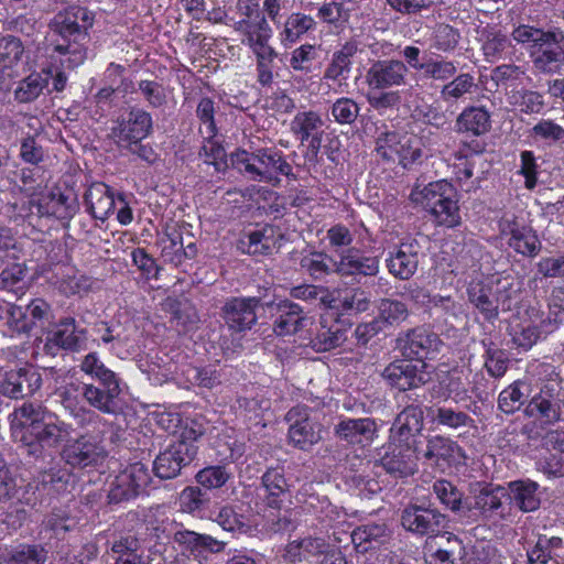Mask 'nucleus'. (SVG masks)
<instances>
[{
    "mask_svg": "<svg viewBox=\"0 0 564 564\" xmlns=\"http://www.w3.org/2000/svg\"><path fill=\"white\" fill-rule=\"evenodd\" d=\"M422 257L416 240L401 242L386 259L388 271L395 279L408 281L416 273Z\"/></svg>",
    "mask_w": 564,
    "mask_h": 564,
    "instance_id": "nucleus-20",
    "label": "nucleus"
},
{
    "mask_svg": "<svg viewBox=\"0 0 564 564\" xmlns=\"http://www.w3.org/2000/svg\"><path fill=\"white\" fill-rule=\"evenodd\" d=\"M47 550L42 544L23 543L12 549L7 557L8 564H44Z\"/></svg>",
    "mask_w": 564,
    "mask_h": 564,
    "instance_id": "nucleus-44",
    "label": "nucleus"
},
{
    "mask_svg": "<svg viewBox=\"0 0 564 564\" xmlns=\"http://www.w3.org/2000/svg\"><path fill=\"white\" fill-rule=\"evenodd\" d=\"M468 299L488 322L498 318L500 305L506 310V300H501L498 292L488 284H471L468 289Z\"/></svg>",
    "mask_w": 564,
    "mask_h": 564,
    "instance_id": "nucleus-31",
    "label": "nucleus"
},
{
    "mask_svg": "<svg viewBox=\"0 0 564 564\" xmlns=\"http://www.w3.org/2000/svg\"><path fill=\"white\" fill-rule=\"evenodd\" d=\"M121 393L120 383H83L80 394L94 409L104 414L116 415L120 408L118 398Z\"/></svg>",
    "mask_w": 564,
    "mask_h": 564,
    "instance_id": "nucleus-26",
    "label": "nucleus"
},
{
    "mask_svg": "<svg viewBox=\"0 0 564 564\" xmlns=\"http://www.w3.org/2000/svg\"><path fill=\"white\" fill-rule=\"evenodd\" d=\"M293 550H299L300 561L310 560L311 557H318L322 555H327L330 545L323 538H305L299 542H293L289 545V553H292Z\"/></svg>",
    "mask_w": 564,
    "mask_h": 564,
    "instance_id": "nucleus-55",
    "label": "nucleus"
},
{
    "mask_svg": "<svg viewBox=\"0 0 564 564\" xmlns=\"http://www.w3.org/2000/svg\"><path fill=\"white\" fill-rule=\"evenodd\" d=\"M42 386V376L32 365L4 371L0 378V394L20 400L33 395Z\"/></svg>",
    "mask_w": 564,
    "mask_h": 564,
    "instance_id": "nucleus-14",
    "label": "nucleus"
},
{
    "mask_svg": "<svg viewBox=\"0 0 564 564\" xmlns=\"http://www.w3.org/2000/svg\"><path fill=\"white\" fill-rule=\"evenodd\" d=\"M405 133L395 130L380 132L376 138L375 151L384 161L394 162L398 154L402 151V141Z\"/></svg>",
    "mask_w": 564,
    "mask_h": 564,
    "instance_id": "nucleus-46",
    "label": "nucleus"
},
{
    "mask_svg": "<svg viewBox=\"0 0 564 564\" xmlns=\"http://www.w3.org/2000/svg\"><path fill=\"white\" fill-rule=\"evenodd\" d=\"M511 39L529 50L533 68L544 75L561 73L564 67V31L547 30L529 24L512 29Z\"/></svg>",
    "mask_w": 564,
    "mask_h": 564,
    "instance_id": "nucleus-2",
    "label": "nucleus"
},
{
    "mask_svg": "<svg viewBox=\"0 0 564 564\" xmlns=\"http://www.w3.org/2000/svg\"><path fill=\"white\" fill-rule=\"evenodd\" d=\"M538 484L531 480H516L508 485V496L521 511L531 512L539 508Z\"/></svg>",
    "mask_w": 564,
    "mask_h": 564,
    "instance_id": "nucleus-38",
    "label": "nucleus"
},
{
    "mask_svg": "<svg viewBox=\"0 0 564 564\" xmlns=\"http://www.w3.org/2000/svg\"><path fill=\"white\" fill-rule=\"evenodd\" d=\"M70 426L62 421L51 422L43 419L34 425L25 435H20V442L29 455L39 456L42 449L54 447L69 435Z\"/></svg>",
    "mask_w": 564,
    "mask_h": 564,
    "instance_id": "nucleus-16",
    "label": "nucleus"
},
{
    "mask_svg": "<svg viewBox=\"0 0 564 564\" xmlns=\"http://www.w3.org/2000/svg\"><path fill=\"white\" fill-rule=\"evenodd\" d=\"M45 419L44 411L40 405L33 403H23L12 413L11 430L15 441L20 440V435H25L31 427Z\"/></svg>",
    "mask_w": 564,
    "mask_h": 564,
    "instance_id": "nucleus-40",
    "label": "nucleus"
},
{
    "mask_svg": "<svg viewBox=\"0 0 564 564\" xmlns=\"http://www.w3.org/2000/svg\"><path fill=\"white\" fill-rule=\"evenodd\" d=\"M198 446L174 442L162 451L153 462V471L161 479H173L197 457Z\"/></svg>",
    "mask_w": 564,
    "mask_h": 564,
    "instance_id": "nucleus-12",
    "label": "nucleus"
},
{
    "mask_svg": "<svg viewBox=\"0 0 564 564\" xmlns=\"http://www.w3.org/2000/svg\"><path fill=\"white\" fill-rule=\"evenodd\" d=\"M323 126V120L315 111L299 112L292 121V131L300 135L302 142L308 140Z\"/></svg>",
    "mask_w": 564,
    "mask_h": 564,
    "instance_id": "nucleus-61",
    "label": "nucleus"
},
{
    "mask_svg": "<svg viewBox=\"0 0 564 564\" xmlns=\"http://www.w3.org/2000/svg\"><path fill=\"white\" fill-rule=\"evenodd\" d=\"M290 295L293 299L302 300L310 304H330L333 299L328 289L323 286H317L313 284H302L297 286H293L290 290Z\"/></svg>",
    "mask_w": 564,
    "mask_h": 564,
    "instance_id": "nucleus-57",
    "label": "nucleus"
},
{
    "mask_svg": "<svg viewBox=\"0 0 564 564\" xmlns=\"http://www.w3.org/2000/svg\"><path fill=\"white\" fill-rule=\"evenodd\" d=\"M411 198L427 210L437 226L454 228L460 225L457 191L446 180L431 182L422 189L411 193Z\"/></svg>",
    "mask_w": 564,
    "mask_h": 564,
    "instance_id": "nucleus-3",
    "label": "nucleus"
},
{
    "mask_svg": "<svg viewBox=\"0 0 564 564\" xmlns=\"http://www.w3.org/2000/svg\"><path fill=\"white\" fill-rule=\"evenodd\" d=\"M93 24V12L79 6L68 7L57 12L51 20L54 51L67 55L63 63L68 67H76L86 59L85 44L89 37L88 30Z\"/></svg>",
    "mask_w": 564,
    "mask_h": 564,
    "instance_id": "nucleus-1",
    "label": "nucleus"
},
{
    "mask_svg": "<svg viewBox=\"0 0 564 564\" xmlns=\"http://www.w3.org/2000/svg\"><path fill=\"white\" fill-rule=\"evenodd\" d=\"M105 456V448L93 437L88 436H80L67 443L62 452L63 459L74 468L96 466Z\"/></svg>",
    "mask_w": 564,
    "mask_h": 564,
    "instance_id": "nucleus-21",
    "label": "nucleus"
},
{
    "mask_svg": "<svg viewBox=\"0 0 564 564\" xmlns=\"http://www.w3.org/2000/svg\"><path fill=\"white\" fill-rule=\"evenodd\" d=\"M289 422V440L295 447L307 451L322 438V426L306 405L292 408L285 416Z\"/></svg>",
    "mask_w": 564,
    "mask_h": 564,
    "instance_id": "nucleus-8",
    "label": "nucleus"
},
{
    "mask_svg": "<svg viewBox=\"0 0 564 564\" xmlns=\"http://www.w3.org/2000/svg\"><path fill=\"white\" fill-rule=\"evenodd\" d=\"M48 73H32L24 79L20 80L14 90V98L19 102L34 101L48 86Z\"/></svg>",
    "mask_w": 564,
    "mask_h": 564,
    "instance_id": "nucleus-43",
    "label": "nucleus"
},
{
    "mask_svg": "<svg viewBox=\"0 0 564 564\" xmlns=\"http://www.w3.org/2000/svg\"><path fill=\"white\" fill-rule=\"evenodd\" d=\"M259 306L272 307L273 301L264 302L258 296L229 297L220 307L219 315L230 330L242 333L256 325L258 321L256 310Z\"/></svg>",
    "mask_w": 564,
    "mask_h": 564,
    "instance_id": "nucleus-5",
    "label": "nucleus"
},
{
    "mask_svg": "<svg viewBox=\"0 0 564 564\" xmlns=\"http://www.w3.org/2000/svg\"><path fill=\"white\" fill-rule=\"evenodd\" d=\"M336 265L337 260H334L324 252H314L301 260V267L315 280H319L330 273L337 274Z\"/></svg>",
    "mask_w": 564,
    "mask_h": 564,
    "instance_id": "nucleus-48",
    "label": "nucleus"
},
{
    "mask_svg": "<svg viewBox=\"0 0 564 564\" xmlns=\"http://www.w3.org/2000/svg\"><path fill=\"white\" fill-rule=\"evenodd\" d=\"M379 318L390 326H399L404 323L409 315L408 305L395 299H382L378 306Z\"/></svg>",
    "mask_w": 564,
    "mask_h": 564,
    "instance_id": "nucleus-49",
    "label": "nucleus"
},
{
    "mask_svg": "<svg viewBox=\"0 0 564 564\" xmlns=\"http://www.w3.org/2000/svg\"><path fill=\"white\" fill-rule=\"evenodd\" d=\"M377 424L370 417L345 419L335 425V435L352 445H367L373 441Z\"/></svg>",
    "mask_w": 564,
    "mask_h": 564,
    "instance_id": "nucleus-28",
    "label": "nucleus"
},
{
    "mask_svg": "<svg viewBox=\"0 0 564 564\" xmlns=\"http://www.w3.org/2000/svg\"><path fill=\"white\" fill-rule=\"evenodd\" d=\"M511 99V104L527 115L540 113L545 106L542 94L530 89L512 91Z\"/></svg>",
    "mask_w": 564,
    "mask_h": 564,
    "instance_id": "nucleus-56",
    "label": "nucleus"
},
{
    "mask_svg": "<svg viewBox=\"0 0 564 564\" xmlns=\"http://www.w3.org/2000/svg\"><path fill=\"white\" fill-rule=\"evenodd\" d=\"M562 388L556 380H547L534 395L525 412L533 415L534 412L544 421V423L553 424L558 422L562 416L563 400Z\"/></svg>",
    "mask_w": 564,
    "mask_h": 564,
    "instance_id": "nucleus-18",
    "label": "nucleus"
},
{
    "mask_svg": "<svg viewBox=\"0 0 564 564\" xmlns=\"http://www.w3.org/2000/svg\"><path fill=\"white\" fill-rule=\"evenodd\" d=\"M433 492L441 503L453 512H458L463 508V494L446 479H438L433 484Z\"/></svg>",
    "mask_w": 564,
    "mask_h": 564,
    "instance_id": "nucleus-52",
    "label": "nucleus"
},
{
    "mask_svg": "<svg viewBox=\"0 0 564 564\" xmlns=\"http://www.w3.org/2000/svg\"><path fill=\"white\" fill-rule=\"evenodd\" d=\"M525 383L516 381L502 390L498 398V408L506 414H512L520 409L523 403L524 393L522 387Z\"/></svg>",
    "mask_w": 564,
    "mask_h": 564,
    "instance_id": "nucleus-62",
    "label": "nucleus"
},
{
    "mask_svg": "<svg viewBox=\"0 0 564 564\" xmlns=\"http://www.w3.org/2000/svg\"><path fill=\"white\" fill-rule=\"evenodd\" d=\"M357 53V46L347 42L343 47L333 54L332 61L327 66L324 77L336 80L340 76L350 72L352 57Z\"/></svg>",
    "mask_w": 564,
    "mask_h": 564,
    "instance_id": "nucleus-45",
    "label": "nucleus"
},
{
    "mask_svg": "<svg viewBox=\"0 0 564 564\" xmlns=\"http://www.w3.org/2000/svg\"><path fill=\"white\" fill-rule=\"evenodd\" d=\"M315 21L312 17L302 13H292L284 26V41L294 43L308 30L313 29Z\"/></svg>",
    "mask_w": 564,
    "mask_h": 564,
    "instance_id": "nucleus-63",
    "label": "nucleus"
},
{
    "mask_svg": "<svg viewBox=\"0 0 564 564\" xmlns=\"http://www.w3.org/2000/svg\"><path fill=\"white\" fill-rule=\"evenodd\" d=\"M85 204L95 219L105 221L115 209V194L104 183H93L85 193Z\"/></svg>",
    "mask_w": 564,
    "mask_h": 564,
    "instance_id": "nucleus-32",
    "label": "nucleus"
},
{
    "mask_svg": "<svg viewBox=\"0 0 564 564\" xmlns=\"http://www.w3.org/2000/svg\"><path fill=\"white\" fill-rule=\"evenodd\" d=\"M563 540L558 536L540 535L535 544L527 551L529 564H560Z\"/></svg>",
    "mask_w": 564,
    "mask_h": 564,
    "instance_id": "nucleus-36",
    "label": "nucleus"
},
{
    "mask_svg": "<svg viewBox=\"0 0 564 564\" xmlns=\"http://www.w3.org/2000/svg\"><path fill=\"white\" fill-rule=\"evenodd\" d=\"M431 417L436 426H442L448 431L458 432L459 434L466 433L475 427V420L457 408L436 405L431 409Z\"/></svg>",
    "mask_w": 564,
    "mask_h": 564,
    "instance_id": "nucleus-34",
    "label": "nucleus"
},
{
    "mask_svg": "<svg viewBox=\"0 0 564 564\" xmlns=\"http://www.w3.org/2000/svg\"><path fill=\"white\" fill-rule=\"evenodd\" d=\"M246 37L241 43L247 45L253 54L273 51L269 44L272 36V29L262 12H256L253 22H250Z\"/></svg>",
    "mask_w": 564,
    "mask_h": 564,
    "instance_id": "nucleus-35",
    "label": "nucleus"
},
{
    "mask_svg": "<svg viewBox=\"0 0 564 564\" xmlns=\"http://www.w3.org/2000/svg\"><path fill=\"white\" fill-rule=\"evenodd\" d=\"M457 130L481 135L491 127L490 113L484 107L466 108L457 118Z\"/></svg>",
    "mask_w": 564,
    "mask_h": 564,
    "instance_id": "nucleus-41",
    "label": "nucleus"
},
{
    "mask_svg": "<svg viewBox=\"0 0 564 564\" xmlns=\"http://www.w3.org/2000/svg\"><path fill=\"white\" fill-rule=\"evenodd\" d=\"M460 39L458 29L447 23H438L429 39V48L434 55L449 54L458 47Z\"/></svg>",
    "mask_w": 564,
    "mask_h": 564,
    "instance_id": "nucleus-39",
    "label": "nucleus"
},
{
    "mask_svg": "<svg viewBox=\"0 0 564 564\" xmlns=\"http://www.w3.org/2000/svg\"><path fill=\"white\" fill-rule=\"evenodd\" d=\"M427 549L425 556L429 564H460L466 556L463 541L451 532L434 535Z\"/></svg>",
    "mask_w": 564,
    "mask_h": 564,
    "instance_id": "nucleus-22",
    "label": "nucleus"
},
{
    "mask_svg": "<svg viewBox=\"0 0 564 564\" xmlns=\"http://www.w3.org/2000/svg\"><path fill=\"white\" fill-rule=\"evenodd\" d=\"M150 482L147 467L141 463L130 465L111 484L109 500L119 503L137 497Z\"/></svg>",
    "mask_w": 564,
    "mask_h": 564,
    "instance_id": "nucleus-17",
    "label": "nucleus"
},
{
    "mask_svg": "<svg viewBox=\"0 0 564 564\" xmlns=\"http://www.w3.org/2000/svg\"><path fill=\"white\" fill-rule=\"evenodd\" d=\"M476 88L475 78L469 73L457 75L441 89V98L444 101L457 100Z\"/></svg>",
    "mask_w": 564,
    "mask_h": 564,
    "instance_id": "nucleus-53",
    "label": "nucleus"
},
{
    "mask_svg": "<svg viewBox=\"0 0 564 564\" xmlns=\"http://www.w3.org/2000/svg\"><path fill=\"white\" fill-rule=\"evenodd\" d=\"M338 307L345 312H366L370 307L369 292L361 288L350 289L339 299Z\"/></svg>",
    "mask_w": 564,
    "mask_h": 564,
    "instance_id": "nucleus-64",
    "label": "nucleus"
},
{
    "mask_svg": "<svg viewBox=\"0 0 564 564\" xmlns=\"http://www.w3.org/2000/svg\"><path fill=\"white\" fill-rule=\"evenodd\" d=\"M79 368L99 383H120L117 373L105 366L97 352L87 354L83 358Z\"/></svg>",
    "mask_w": 564,
    "mask_h": 564,
    "instance_id": "nucleus-47",
    "label": "nucleus"
},
{
    "mask_svg": "<svg viewBox=\"0 0 564 564\" xmlns=\"http://www.w3.org/2000/svg\"><path fill=\"white\" fill-rule=\"evenodd\" d=\"M254 159L260 167V182H272L275 174L296 180L291 164L286 162L281 151L268 148L258 149L254 151Z\"/></svg>",
    "mask_w": 564,
    "mask_h": 564,
    "instance_id": "nucleus-30",
    "label": "nucleus"
},
{
    "mask_svg": "<svg viewBox=\"0 0 564 564\" xmlns=\"http://www.w3.org/2000/svg\"><path fill=\"white\" fill-rule=\"evenodd\" d=\"M441 344L437 334L424 326H417L401 332L395 338L394 348L402 357L411 360L417 359L419 362H423L424 358H429L431 354L438 351Z\"/></svg>",
    "mask_w": 564,
    "mask_h": 564,
    "instance_id": "nucleus-9",
    "label": "nucleus"
},
{
    "mask_svg": "<svg viewBox=\"0 0 564 564\" xmlns=\"http://www.w3.org/2000/svg\"><path fill=\"white\" fill-rule=\"evenodd\" d=\"M447 523V517L431 506L410 503L401 512L403 529L420 536L433 538L444 530Z\"/></svg>",
    "mask_w": 564,
    "mask_h": 564,
    "instance_id": "nucleus-7",
    "label": "nucleus"
},
{
    "mask_svg": "<svg viewBox=\"0 0 564 564\" xmlns=\"http://www.w3.org/2000/svg\"><path fill=\"white\" fill-rule=\"evenodd\" d=\"M172 540L182 553H188L199 561L207 558L208 554L224 552L227 545L225 541L186 529L177 522L173 524Z\"/></svg>",
    "mask_w": 564,
    "mask_h": 564,
    "instance_id": "nucleus-13",
    "label": "nucleus"
},
{
    "mask_svg": "<svg viewBox=\"0 0 564 564\" xmlns=\"http://www.w3.org/2000/svg\"><path fill=\"white\" fill-rule=\"evenodd\" d=\"M77 525L74 518L63 510H53L42 521V528L50 531L54 538L64 539L65 534L73 531Z\"/></svg>",
    "mask_w": 564,
    "mask_h": 564,
    "instance_id": "nucleus-51",
    "label": "nucleus"
},
{
    "mask_svg": "<svg viewBox=\"0 0 564 564\" xmlns=\"http://www.w3.org/2000/svg\"><path fill=\"white\" fill-rule=\"evenodd\" d=\"M24 47L19 37L13 35L0 39V66L11 68L22 58Z\"/></svg>",
    "mask_w": 564,
    "mask_h": 564,
    "instance_id": "nucleus-58",
    "label": "nucleus"
},
{
    "mask_svg": "<svg viewBox=\"0 0 564 564\" xmlns=\"http://www.w3.org/2000/svg\"><path fill=\"white\" fill-rule=\"evenodd\" d=\"M209 502L207 492L199 487H186L180 496L182 511L196 514L204 510Z\"/></svg>",
    "mask_w": 564,
    "mask_h": 564,
    "instance_id": "nucleus-59",
    "label": "nucleus"
},
{
    "mask_svg": "<svg viewBox=\"0 0 564 564\" xmlns=\"http://www.w3.org/2000/svg\"><path fill=\"white\" fill-rule=\"evenodd\" d=\"M387 539H389V530L384 523L359 525L351 532V541L361 552L386 542Z\"/></svg>",
    "mask_w": 564,
    "mask_h": 564,
    "instance_id": "nucleus-42",
    "label": "nucleus"
},
{
    "mask_svg": "<svg viewBox=\"0 0 564 564\" xmlns=\"http://www.w3.org/2000/svg\"><path fill=\"white\" fill-rule=\"evenodd\" d=\"M152 128L151 115L141 108L133 107L118 120L117 126L111 129L110 137L118 148H130L132 143L145 139Z\"/></svg>",
    "mask_w": 564,
    "mask_h": 564,
    "instance_id": "nucleus-10",
    "label": "nucleus"
},
{
    "mask_svg": "<svg viewBox=\"0 0 564 564\" xmlns=\"http://www.w3.org/2000/svg\"><path fill=\"white\" fill-rule=\"evenodd\" d=\"M424 426V411L422 404L412 402L397 415L390 430L391 437L400 442L417 445V436Z\"/></svg>",
    "mask_w": 564,
    "mask_h": 564,
    "instance_id": "nucleus-25",
    "label": "nucleus"
},
{
    "mask_svg": "<svg viewBox=\"0 0 564 564\" xmlns=\"http://www.w3.org/2000/svg\"><path fill=\"white\" fill-rule=\"evenodd\" d=\"M409 68L400 59L376 61L366 74V82L371 89L386 90L406 84Z\"/></svg>",
    "mask_w": 564,
    "mask_h": 564,
    "instance_id": "nucleus-19",
    "label": "nucleus"
},
{
    "mask_svg": "<svg viewBox=\"0 0 564 564\" xmlns=\"http://www.w3.org/2000/svg\"><path fill=\"white\" fill-rule=\"evenodd\" d=\"M464 457L463 448L454 440L443 435H432L426 438L423 458L432 466H451Z\"/></svg>",
    "mask_w": 564,
    "mask_h": 564,
    "instance_id": "nucleus-27",
    "label": "nucleus"
},
{
    "mask_svg": "<svg viewBox=\"0 0 564 564\" xmlns=\"http://www.w3.org/2000/svg\"><path fill=\"white\" fill-rule=\"evenodd\" d=\"M347 329L338 321L327 323L321 318L319 326L310 339L311 347L316 351H328L343 345L347 339Z\"/></svg>",
    "mask_w": 564,
    "mask_h": 564,
    "instance_id": "nucleus-33",
    "label": "nucleus"
},
{
    "mask_svg": "<svg viewBox=\"0 0 564 564\" xmlns=\"http://www.w3.org/2000/svg\"><path fill=\"white\" fill-rule=\"evenodd\" d=\"M336 269L340 278L360 282L362 278H373L379 273L380 259L359 248H347L338 252Z\"/></svg>",
    "mask_w": 564,
    "mask_h": 564,
    "instance_id": "nucleus-15",
    "label": "nucleus"
},
{
    "mask_svg": "<svg viewBox=\"0 0 564 564\" xmlns=\"http://www.w3.org/2000/svg\"><path fill=\"white\" fill-rule=\"evenodd\" d=\"M382 379L392 389L400 392L419 389L431 380L425 362H413L411 359H395L384 367Z\"/></svg>",
    "mask_w": 564,
    "mask_h": 564,
    "instance_id": "nucleus-6",
    "label": "nucleus"
},
{
    "mask_svg": "<svg viewBox=\"0 0 564 564\" xmlns=\"http://www.w3.org/2000/svg\"><path fill=\"white\" fill-rule=\"evenodd\" d=\"M259 491L268 507L280 509L289 491L283 469L279 467L269 468L261 477Z\"/></svg>",
    "mask_w": 564,
    "mask_h": 564,
    "instance_id": "nucleus-29",
    "label": "nucleus"
},
{
    "mask_svg": "<svg viewBox=\"0 0 564 564\" xmlns=\"http://www.w3.org/2000/svg\"><path fill=\"white\" fill-rule=\"evenodd\" d=\"M521 229L522 230L519 232L517 238L509 239V247L525 257L533 258L538 256L541 251L542 245L535 231L529 226Z\"/></svg>",
    "mask_w": 564,
    "mask_h": 564,
    "instance_id": "nucleus-54",
    "label": "nucleus"
},
{
    "mask_svg": "<svg viewBox=\"0 0 564 564\" xmlns=\"http://www.w3.org/2000/svg\"><path fill=\"white\" fill-rule=\"evenodd\" d=\"M473 497L466 502L470 511H476L482 520L505 519L507 516L503 499L508 491L499 485L475 484L471 487Z\"/></svg>",
    "mask_w": 564,
    "mask_h": 564,
    "instance_id": "nucleus-11",
    "label": "nucleus"
},
{
    "mask_svg": "<svg viewBox=\"0 0 564 564\" xmlns=\"http://www.w3.org/2000/svg\"><path fill=\"white\" fill-rule=\"evenodd\" d=\"M276 248V239L274 237L273 227H264L254 230L248 236L246 251L249 254H269Z\"/></svg>",
    "mask_w": 564,
    "mask_h": 564,
    "instance_id": "nucleus-50",
    "label": "nucleus"
},
{
    "mask_svg": "<svg viewBox=\"0 0 564 564\" xmlns=\"http://www.w3.org/2000/svg\"><path fill=\"white\" fill-rule=\"evenodd\" d=\"M41 214L52 215L58 219H69L77 210V198L73 194L50 192L40 204Z\"/></svg>",
    "mask_w": 564,
    "mask_h": 564,
    "instance_id": "nucleus-37",
    "label": "nucleus"
},
{
    "mask_svg": "<svg viewBox=\"0 0 564 564\" xmlns=\"http://www.w3.org/2000/svg\"><path fill=\"white\" fill-rule=\"evenodd\" d=\"M511 47V40L501 31L487 32L482 44V52L487 61L500 59L503 53Z\"/></svg>",
    "mask_w": 564,
    "mask_h": 564,
    "instance_id": "nucleus-60",
    "label": "nucleus"
},
{
    "mask_svg": "<svg viewBox=\"0 0 564 564\" xmlns=\"http://www.w3.org/2000/svg\"><path fill=\"white\" fill-rule=\"evenodd\" d=\"M417 446L390 436L388 444L378 452L376 464L395 479L412 476L417 470Z\"/></svg>",
    "mask_w": 564,
    "mask_h": 564,
    "instance_id": "nucleus-4",
    "label": "nucleus"
},
{
    "mask_svg": "<svg viewBox=\"0 0 564 564\" xmlns=\"http://www.w3.org/2000/svg\"><path fill=\"white\" fill-rule=\"evenodd\" d=\"M271 308H274L276 314L273 322V332L278 336L294 335L305 329L311 323V317L304 308L291 300L273 302Z\"/></svg>",
    "mask_w": 564,
    "mask_h": 564,
    "instance_id": "nucleus-23",
    "label": "nucleus"
},
{
    "mask_svg": "<svg viewBox=\"0 0 564 564\" xmlns=\"http://www.w3.org/2000/svg\"><path fill=\"white\" fill-rule=\"evenodd\" d=\"M86 341V329H78L73 317L59 319L55 329L47 336L44 345L46 354L55 355L56 348L79 351Z\"/></svg>",
    "mask_w": 564,
    "mask_h": 564,
    "instance_id": "nucleus-24",
    "label": "nucleus"
}]
</instances>
